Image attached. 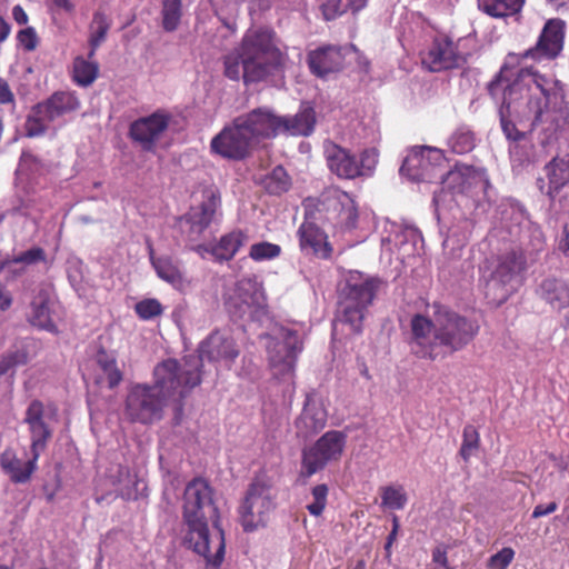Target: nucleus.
I'll return each instance as SVG.
<instances>
[{
    "label": "nucleus",
    "mask_w": 569,
    "mask_h": 569,
    "mask_svg": "<svg viewBox=\"0 0 569 569\" xmlns=\"http://www.w3.org/2000/svg\"><path fill=\"white\" fill-rule=\"evenodd\" d=\"M488 91L497 102L501 101L500 124L511 142L525 139V133L517 129L511 118L530 129L548 123V130L556 129L560 121L566 120L567 106L561 82L533 68L521 69L511 82L498 76L489 83Z\"/></svg>",
    "instance_id": "nucleus-1"
},
{
    "label": "nucleus",
    "mask_w": 569,
    "mask_h": 569,
    "mask_svg": "<svg viewBox=\"0 0 569 569\" xmlns=\"http://www.w3.org/2000/svg\"><path fill=\"white\" fill-rule=\"evenodd\" d=\"M207 480L196 478L183 492L182 517L187 527L183 543L203 557L208 565L219 567L224 557L223 531L217 527L218 510Z\"/></svg>",
    "instance_id": "nucleus-2"
},
{
    "label": "nucleus",
    "mask_w": 569,
    "mask_h": 569,
    "mask_svg": "<svg viewBox=\"0 0 569 569\" xmlns=\"http://www.w3.org/2000/svg\"><path fill=\"white\" fill-rule=\"evenodd\" d=\"M276 33L266 27L250 28L240 43L223 57V74L246 84L264 81L281 70L286 54Z\"/></svg>",
    "instance_id": "nucleus-3"
},
{
    "label": "nucleus",
    "mask_w": 569,
    "mask_h": 569,
    "mask_svg": "<svg viewBox=\"0 0 569 569\" xmlns=\"http://www.w3.org/2000/svg\"><path fill=\"white\" fill-rule=\"evenodd\" d=\"M400 173L417 182L440 180L443 188L458 193L469 192L472 189L485 191L489 186L487 171L483 168L460 166L446 171V159L442 150L430 147L412 148L400 167Z\"/></svg>",
    "instance_id": "nucleus-4"
},
{
    "label": "nucleus",
    "mask_w": 569,
    "mask_h": 569,
    "mask_svg": "<svg viewBox=\"0 0 569 569\" xmlns=\"http://www.w3.org/2000/svg\"><path fill=\"white\" fill-rule=\"evenodd\" d=\"M56 415V409L46 408L39 400L29 405L24 416L28 425L31 445V458L23 462L17 458L13 451L6 450L0 457L2 469L10 476L13 482H26L36 470V463L40 455L46 450L48 441L52 437V429L47 420Z\"/></svg>",
    "instance_id": "nucleus-5"
},
{
    "label": "nucleus",
    "mask_w": 569,
    "mask_h": 569,
    "mask_svg": "<svg viewBox=\"0 0 569 569\" xmlns=\"http://www.w3.org/2000/svg\"><path fill=\"white\" fill-rule=\"evenodd\" d=\"M379 281L359 271H350L339 292L336 325L342 323L360 333L368 306L372 302Z\"/></svg>",
    "instance_id": "nucleus-6"
},
{
    "label": "nucleus",
    "mask_w": 569,
    "mask_h": 569,
    "mask_svg": "<svg viewBox=\"0 0 569 569\" xmlns=\"http://www.w3.org/2000/svg\"><path fill=\"white\" fill-rule=\"evenodd\" d=\"M200 382L199 359L196 356L184 357L182 361L167 359L153 369L152 387L168 403L180 402Z\"/></svg>",
    "instance_id": "nucleus-7"
},
{
    "label": "nucleus",
    "mask_w": 569,
    "mask_h": 569,
    "mask_svg": "<svg viewBox=\"0 0 569 569\" xmlns=\"http://www.w3.org/2000/svg\"><path fill=\"white\" fill-rule=\"evenodd\" d=\"M268 361L277 379L291 381L295 373L297 356L302 350V342L293 329L277 326L266 335Z\"/></svg>",
    "instance_id": "nucleus-8"
},
{
    "label": "nucleus",
    "mask_w": 569,
    "mask_h": 569,
    "mask_svg": "<svg viewBox=\"0 0 569 569\" xmlns=\"http://www.w3.org/2000/svg\"><path fill=\"white\" fill-rule=\"evenodd\" d=\"M441 358L463 349L478 333L479 325L446 308L436 310Z\"/></svg>",
    "instance_id": "nucleus-9"
},
{
    "label": "nucleus",
    "mask_w": 569,
    "mask_h": 569,
    "mask_svg": "<svg viewBox=\"0 0 569 569\" xmlns=\"http://www.w3.org/2000/svg\"><path fill=\"white\" fill-rule=\"evenodd\" d=\"M325 157L331 172L343 179L370 177L378 163L376 149H366L359 157L333 142L325 143Z\"/></svg>",
    "instance_id": "nucleus-10"
},
{
    "label": "nucleus",
    "mask_w": 569,
    "mask_h": 569,
    "mask_svg": "<svg viewBox=\"0 0 569 569\" xmlns=\"http://www.w3.org/2000/svg\"><path fill=\"white\" fill-rule=\"evenodd\" d=\"M227 307L236 317L260 320L267 315V298L262 282L254 277L238 280L227 299Z\"/></svg>",
    "instance_id": "nucleus-11"
},
{
    "label": "nucleus",
    "mask_w": 569,
    "mask_h": 569,
    "mask_svg": "<svg viewBox=\"0 0 569 569\" xmlns=\"http://www.w3.org/2000/svg\"><path fill=\"white\" fill-rule=\"evenodd\" d=\"M168 405L151 385L137 383L128 391L124 415L131 422L150 425L162 418Z\"/></svg>",
    "instance_id": "nucleus-12"
},
{
    "label": "nucleus",
    "mask_w": 569,
    "mask_h": 569,
    "mask_svg": "<svg viewBox=\"0 0 569 569\" xmlns=\"http://www.w3.org/2000/svg\"><path fill=\"white\" fill-rule=\"evenodd\" d=\"M347 436L337 430L327 431L312 446L302 451L300 477L310 478L328 463L341 458Z\"/></svg>",
    "instance_id": "nucleus-13"
},
{
    "label": "nucleus",
    "mask_w": 569,
    "mask_h": 569,
    "mask_svg": "<svg viewBox=\"0 0 569 569\" xmlns=\"http://www.w3.org/2000/svg\"><path fill=\"white\" fill-rule=\"evenodd\" d=\"M273 507L270 486L263 479L256 478L240 507V520L244 531H253L266 526Z\"/></svg>",
    "instance_id": "nucleus-14"
},
{
    "label": "nucleus",
    "mask_w": 569,
    "mask_h": 569,
    "mask_svg": "<svg viewBox=\"0 0 569 569\" xmlns=\"http://www.w3.org/2000/svg\"><path fill=\"white\" fill-rule=\"evenodd\" d=\"M526 260L521 251L511 250L501 254L487 283L488 292H495V300L502 302L521 282Z\"/></svg>",
    "instance_id": "nucleus-15"
},
{
    "label": "nucleus",
    "mask_w": 569,
    "mask_h": 569,
    "mask_svg": "<svg viewBox=\"0 0 569 569\" xmlns=\"http://www.w3.org/2000/svg\"><path fill=\"white\" fill-rule=\"evenodd\" d=\"M436 325H438L436 313L432 319L422 315H416L411 319L409 346L415 356L429 360L441 358L440 345L438 343L439 327Z\"/></svg>",
    "instance_id": "nucleus-16"
},
{
    "label": "nucleus",
    "mask_w": 569,
    "mask_h": 569,
    "mask_svg": "<svg viewBox=\"0 0 569 569\" xmlns=\"http://www.w3.org/2000/svg\"><path fill=\"white\" fill-rule=\"evenodd\" d=\"M253 147L243 129L234 119L226 126L210 142L211 152L228 160H242Z\"/></svg>",
    "instance_id": "nucleus-17"
},
{
    "label": "nucleus",
    "mask_w": 569,
    "mask_h": 569,
    "mask_svg": "<svg viewBox=\"0 0 569 569\" xmlns=\"http://www.w3.org/2000/svg\"><path fill=\"white\" fill-rule=\"evenodd\" d=\"M422 66L432 72L457 68L463 58L455 42L446 36H437L420 52Z\"/></svg>",
    "instance_id": "nucleus-18"
},
{
    "label": "nucleus",
    "mask_w": 569,
    "mask_h": 569,
    "mask_svg": "<svg viewBox=\"0 0 569 569\" xmlns=\"http://www.w3.org/2000/svg\"><path fill=\"white\" fill-rule=\"evenodd\" d=\"M236 120L253 146L281 132V117H277L269 109L258 108L237 117Z\"/></svg>",
    "instance_id": "nucleus-19"
},
{
    "label": "nucleus",
    "mask_w": 569,
    "mask_h": 569,
    "mask_svg": "<svg viewBox=\"0 0 569 569\" xmlns=\"http://www.w3.org/2000/svg\"><path fill=\"white\" fill-rule=\"evenodd\" d=\"M563 38V21L551 19L545 24L536 46L526 50L522 57L535 61L552 60L561 52Z\"/></svg>",
    "instance_id": "nucleus-20"
},
{
    "label": "nucleus",
    "mask_w": 569,
    "mask_h": 569,
    "mask_svg": "<svg viewBox=\"0 0 569 569\" xmlns=\"http://www.w3.org/2000/svg\"><path fill=\"white\" fill-rule=\"evenodd\" d=\"M199 367L203 360L223 362L229 366L239 356V349L227 332L216 331L199 346Z\"/></svg>",
    "instance_id": "nucleus-21"
},
{
    "label": "nucleus",
    "mask_w": 569,
    "mask_h": 569,
    "mask_svg": "<svg viewBox=\"0 0 569 569\" xmlns=\"http://www.w3.org/2000/svg\"><path fill=\"white\" fill-rule=\"evenodd\" d=\"M169 119L162 113H152L149 117L140 118L131 123L130 137L139 143L144 151H153L157 141L167 130Z\"/></svg>",
    "instance_id": "nucleus-22"
},
{
    "label": "nucleus",
    "mask_w": 569,
    "mask_h": 569,
    "mask_svg": "<svg viewBox=\"0 0 569 569\" xmlns=\"http://www.w3.org/2000/svg\"><path fill=\"white\" fill-rule=\"evenodd\" d=\"M307 62L312 74L326 79L342 70L345 64L343 49L337 46H323L308 53Z\"/></svg>",
    "instance_id": "nucleus-23"
},
{
    "label": "nucleus",
    "mask_w": 569,
    "mask_h": 569,
    "mask_svg": "<svg viewBox=\"0 0 569 569\" xmlns=\"http://www.w3.org/2000/svg\"><path fill=\"white\" fill-rule=\"evenodd\" d=\"M328 218L343 229L357 227L358 209L352 197L341 190H332L326 198Z\"/></svg>",
    "instance_id": "nucleus-24"
},
{
    "label": "nucleus",
    "mask_w": 569,
    "mask_h": 569,
    "mask_svg": "<svg viewBox=\"0 0 569 569\" xmlns=\"http://www.w3.org/2000/svg\"><path fill=\"white\" fill-rule=\"evenodd\" d=\"M56 307L57 302L51 289L48 287L40 288L31 301L29 321L40 329L58 332L54 322Z\"/></svg>",
    "instance_id": "nucleus-25"
},
{
    "label": "nucleus",
    "mask_w": 569,
    "mask_h": 569,
    "mask_svg": "<svg viewBox=\"0 0 569 569\" xmlns=\"http://www.w3.org/2000/svg\"><path fill=\"white\" fill-rule=\"evenodd\" d=\"M300 251L305 256H311L319 259H328L331 256L332 248L328 241V236L313 222H303L298 231Z\"/></svg>",
    "instance_id": "nucleus-26"
},
{
    "label": "nucleus",
    "mask_w": 569,
    "mask_h": 569,
    "mask_svg": "<svg viewBox=\"0 0 569 569\" xmlns=\"http://www.w3.org/2000/svg\"><path fill=\"white\" fill-rule=\"evenodd\" d=\"M327 417L322 400L315 395L307 396L303 410L296 421L298 436L308 438L322 430L327 423Z\"/></svg>",
    "instance_id": "nucleus-27"
},
{
    "label": "nucleus",
    "mask_w": 569,
    "mask_h": 569,
    "mask_svg": "<svg viewBox=\"0 0 569 569\" xmlns=\"http://www.w3.org/2000/svg\"><path fill=\"white\" fill-rule=\"evenodd\" d=\"M220 194L213 189L203 192V200L198 207L191 208L186 221L190 224L192 233L199 236L209 224L214 221L220 209Z\"/></svg>",
    "instance_id": "nucleus-28"
},
{
    "label": "nucleus",
    "mask_w": 569,
    "mask_h": 569,
    "mask_svg": "<svg viewBox=\"0 0 569 569\" xmlns=\"http://www.w3.org/2000/svg\"><path fill=\"white\" fill-rule=\"evenodd\" d=\"M537 295L553 310L563 312V318L569 325V283L552 277L546 278L538 286Z\"/></svg>",
    "instance_id": "nucleus-29"
},
{
    "label": "nucleus",
    "mask_w": 569,
    "mask_h": 569,
    "mask_svg": "<svg viewBox=\"0 0 569 569\" xmlns=\"http://www.w3.org/2000/svg\"><path fill=\"white\" fill-rule=\"evenodd\" d=\"M545 178L537 180V186L542 193L553 198L569 182V163L566 159H552L545 167Z\"/></svg>",
    "instance_id": "nucleus-30"
},
{
    "label": "nucleus",
    "mask_w": 569,
    "mask_h": 569,
    "mask_svg": "<svg viewBox=\"0 0 569 569\" xmlns=\"http://www.w3.org/2000/svg\"><path fill=\"white\" fill-rule=\"evenodd\" d=\"M249 242V234L243 230H233L220 238L212 247H197L199 253L209 252L218 261H228L232 259L241 247Z\"/></svg>",
    "instance_id": "nucleus-31"
},
{
    "label": "nucleus",
    "mask_w": 569,
    "mask_h": 569,
    "mask_svg": "<svg viewBox=\"0 0 569 569\" xmlns=\"http://www.w3.org/2000/svg\"><path fill=\"white\" fill-rule=\"evenodd\" d=\"M41 103V112H46L53 122L80 108V101L74 92L58 91Z\"/></svg>",
    "instance_id": "nucleus-32"
},
{
    "label": "nucleus",
    "mask_w": 569,
    "mask_h": 569,
    "mask_svg": "<svg viewBox=\"0 0 569 569\" xmlns=\"http://www.w3.org/2000/svg\"><path fill=\"white\" fill-rule=\"evenodd\" d=\"M511 220L513 221V224L509 228V233L512 237H518L520 242H525L527 238H532L533 249L539 250L543 243L540 229L529 221L521 207L511 206Z\"/></svg>",
    "instance_id": "nucleus-33"
},
{
    "label": "nucleus",
    "mask_w": 569,
    "mask_h": 569,
    "mask_svg": "<svg viewBox=\"0 0 569 569\" xmlns=\"http://www.w3.org/2000/svg\"><path fill=\"white\" fill-rule=\"evenodd\" d=\"M393 243L399 247L402 258L419 254L422 248L421 232L412 224L396 226L392 230Z\"/></svg>",
    "instance_id": "nucleus-34"
},
{
    "label": "nucleus",
    "mask_w": 569,
    "mask_h": 569,
    "mask_svg": "<svg viewBox=\"0 0 569 569\" xmlns=\"http://www.w3.org/2000/svg\"><path fill=\"white\" fill-rule=\"evenodd\" d=\"M149 254L157 276L173 288L181 290L186 281L178 262L173 261L170 257H154L151 246L149 247Z\"/></svg>",
    "instance_id": "nucleus-35"
},
{
    "label": "nucleus",
    "mask_w": 569,
    "mask_h": 569,
    "mask_svg": "<svg viewBox=\"0 0 569 569\" xmlns=\"http://www.w3.org/2000/svg\"><path fill=\"white\" fill-rule=\"evenodd\" d=\"M281 132L292 136H309L313 131L316 118L311 107H303L300 112L291 118H281Z\"/></svg>",
    "instance_id": "nucleus-36"
},
{
    "label": "nucleus",
    "mask_w": 569,
    "mask_h": 569,
    "mask_svg": "<svg viewBox=\"0 0 569 569\" xmlns=\"http://www.w3.org/2000/svg\"><path fill=\"white\" fill-rule=\"evenodd\" d=\"M99 375L97 376V383H106L110 389L117 387L122 380V372L117 366L113 356L102 351L97 355L96 359Z\"/></svg>",
    "instance_id": "nucleus-37"
},
{
    "label": "nucleus",
    "mask_w": 569,
    "mask_h": 569,
    "mask_svg": "<svg viewBox=\"0 0 569 569\" xmlns=\"http://www.w3.org/2000/svg\"><path fill=\"white\" fill-rule=\"evenodd\" d=\"M479 8L492 18H507L518 14L525 0H478Z\"/></svg>",
    "instance_id": "nucleus-38"
},
{
    "label": "nucleus",
    "mask_w": 569,
    "mask_h": 569,
    "mask_svg": "<svg viewBox=\"0 0 569 569\" xmlns=\"http://www.w3.org/2000/svg\"><path fill=\"white\" fill-rule=\"evenodd\" d=\"M99 66L92 58L77 57L72 66V79L80 87H88L97 79Z\"/></svg>",
    "instance_id": "nucleus-39"
},
{
    "label": "nucleus",
    "mask_w": 569,
    "mask_h": 569,
    "mask_svg": "<svg viewBox=\"0 0 569 569\" xmlns=\"http://www.w3.org/2000/svg\"><path fill=\"white\" fill-rule=\"evenodd\" d=\"M366 4L367 0H322L320 8L326 20H333L348 11L358 12Z\"/></svg>",
    "instance_id": "nucleus-40"
},
{
    "label": "nucleus",
    "mask_w": 569,
    "mask_h": 569,
    "mask_svg": "<svg viewBox=\"0 0 569 569\" xmlns=\"http://www.w3.org/2000/svg\"><path fill=\"white\" fill-rule=\"evenodd\" d=\"M41 103L34 106L28 116L24 130L26 136L29 138L40 137L47 132L50 124L53 123L51 119H49L46 112H41Z\"/></svg>",
    "instance_id": "nucleus-41"
},
{
    "label": "nucleus",
    "mask_w": 569,
    "mask_h": 569,
    "mask_svg": "<svg viewBox=\"0 0 569 569\" xmlns=\"http://www.w3.org/2000/svg\"><path fill=\"white\" fill-rule=\"evenodd\" d=\"M262 184L269 193L281 194L289 190L291 179L287 171L281 166H278L264 177Z\"/></svg>",
    "instance_id": "nucleus-42"
},
{
    "label": "nucleus",
    "mask_w": 569,
    "mask_h": 569,
    "mask_svg": "<svg viewBox=\"0 0 569 569\" xmlns=\"http://www.w3.org/2000/svg\"><path fill=\"white\" fill-rule=\"evenodd\" d=\"M162 27L166 31H174L182 16L181 0H162Z\"/></svg>",
    "instance_id": "nucleus-43"
},
{
    "label": "nucleus",
    "mask_w": 569,
    "mask_h": 569,
    "mask_svg": "<svg viewBox=\"0 0 569 569\" xmlns=\"http://www.w3.org/2000/svg\"><path fill=\"white\" fill-rule=\"evenodd\" d=\"M408 498L402 486H387L381 490V506L391 510H401Z\"/></svg>",
    "instance_id": "nucleus-44"
},
{
    "label": "nucleus",
    "mask_w": 569,
    "mask_h": 569,
    "mask_svg": "<svg viewBox=\"0 0 569 569\" xmlns=\"http://www.w3.org/2000/svg\"><path fill=\"white\" fill-rule=\"evenodd\" d=\"M282 249L279 244L269 241H259L251 244L248 256L256 262H263L279 258Z\"/></svg>",
    "instance_id": "nucleus-45"
},
{
    "label": "nucleus",
    "mask_w": 569,
    "mask_h": 569,
    "mask_svg": "<svg viewBox=\"0 0 569 569\" xmlns=\"http://www.w3.org/2000/svg\"><path fill=\"white\" fill-rule=\"evenodd\" d=\"M109 28L110 23L108 22L107 17L101 12H96L91 23V34L89 40L91 50L89 52V58H93L97 48L104 40Z\"/></svg>",
    "instance_id": "nucleus-46"
},
{
    "label": "nucleus",
    "mask_w": 569,
    "mask_h": 569,
    "mask_svg": "<svg viewBox=\"0 0 569 569\" xmlns=\"http://www.w3.org/2000/svg\"><path fill=\"white\" fill-rule=\"evenodd\" d=\"M448 146L455 153H467L475 148L473 133L467 128H459L449 138Z\"/></svg>",
    "instance_id": "nucleus-47"
},
{
    "label": "nucleus",
    "mask_w": 569,
    "mask_h": 569,
    "mask_svg": "<svg viewBox=\"0 0 569 569\" xmlns=\"http://www.w3.org/2000/svg\"><path fill=\"white\" fill-rule=\"evenodd\" d=\"M46 260V252L40 247H33L27 251H23L13 258H8L7 266H19L23 267L24 269L28 266L36 264L38 262H43Z\"/></svg>",
    "instance_id": "nucleus-48"
},
{
    "label": "nucleus",
    "mask_w": 569,
    "mask_h": 569,
    "mask_svg": "<svg viewBox=\"0 0 569 569\" xmlns=\"http://www.w3.org/2000/svg\"><path fill=\"white\" fill-rule=\"evenodd\" d=\"M329 488L325 483L317 485L311 490L312 502L307 505V510L311 516L319 517L326 506Z\"/></svg>",
    "instance_id": "nucleus-49"
},
{
    "label": "nucleus",
    "mask_w": 569,
    "mask_h": 569,
    "mask_svg": "<svg viewBox=\"0 0 569 569\" xmlns=\"http://www.w3.org/2000/svg\"><path fill=\"white\" fill-rule=\"evenodd\" d=\"M478 446L479 433L477 429L471 425H467L463 428L462 445L460 448V455L463 458V460H468L472 452L478 448Z\"/></svg>",
    "instance_id": "nucleus-50"
},
{
    "label": "nucleus",
    "mask_w": 569,
    "mask_h": 569,
    "mask_svg": "<svg viewBox=\"0 0 569 569\" xmlns=\"http://www.w3.org/2000/svg\"><path fill=\"white\" fill-rule=\"evenodd\" d=\"M134 311L142 320H150L162 313L163 309L159 300L150 298L136 303Z\"/></svg>",
    "instance_id": "nucleus-51"
},
{
    "label": "nucleus",
    "mask_w": 569,
    "mask_h": 569,
    "mask_svg": "<svg viewBox=\"0 0 569 569\" xmlns=\"http://www.w3.org/2000/svg\"><path fill=\"white\" fill-rule=\"evenodd\" d=\"M515 558L512 548L505 547L497 553L492 555L487 562L488 569H507Z\"/></svg>",
    "instance_id": "nucleus-52"
},
{
    "label": "nucleus",
    "mask_w": 569,
    "mask_h": 569,
    "mask_svg": "<svg viewBox=\"0 0 569 569\" xmlns=\"http://www.w3.org/2000/svg\"><path fill=\"white\" fill-rule=\"evenodd\" d=\"M18 42L26 51H33L38 46V36L32 27L24 28L18 32Z\"/></svg>",
    "instance_id": "nucleus-53"
},
{
    "label": "nucleus",
    "mask_w": 569,
    "mask_h": 569,
    "mask_svg": "<svg viewBox=\"0 0 569 569\" xmlns=\"http://www.w3.org/2000/svg\"><path fill=\"white\" fill-rule=\"evenodd\" d=\"M520 142L521 141L512 142L509 147V153H510L512 163L523 164L526 161L529 160V157L522 150L523 146H521Z\"/></svg>",
    "instance_id": "nucleus-54"
},
{
    "label": "nucleus",
    "mask_w": 569,
    "mask_h": 569,
    "mask_svg": "<svg viewBox=\"0 0 569 569\" xmlns=\"http://www.w3.org/2000/svg\"><path fill=\"white\" fill-rule=\"evenodd\" d=\"M23 362V356L11 353L0 361V376L4 375L9 369Z\"/></svg>",
    "instance_id": "nucleus-55"
},
{
    "label": "nucleus",
    "mask_w": 569,
    "mask_h": 569,
    "mask_svg": "<svg viewBox=\"0 0 569 569\" xmlns=\"http://www.w3.org/2000/svg\"><path fill=\"white\" fill-rule=\"evenodd\" d=\"M432 562L438 566L437 569H451L448 563L447 552L443 548L437 547L432 551Z\"/></svg>",
    "instance_id": "nucleus-56"
},
{
    "label": "nucleus",
    "mask_w": 569,
    "mask_h": 569,
    "mask_svg": "<svg viewBox=\"0 0 569 569\" xmlns=\"http://www.w3.org/2000/svg\"><path fill=\"white\" fill-rule=\"evenodd\" d=\"M558 509V505L556 502H550L547 506L538 505L535 507L532 511V518L537 519L543 516H548L555 512Z\"/></svg>",
    "instance_id": "nucleus-57"
},
{
    "label": "nucleus",
    "mask_w": 569,
    "mask_h": 569,
    "mask_svg": "<svg viewBox=\"0 0 569 569\" xmlns=\"http://www.w3.org/2000/svg\"><path fill=\"white\" fill-rule=\"evenodd\" d=\"M13 101V94L8 86V83L0 79V103L6 104Z\"/></svg>",
    "instance_id": "nucleus-58"
},
{
    "label": "nucleus",
    "mask_w": 569,
    "mask_h": 569,
    "mask_svg": "<svg viewBox=\"0 0 569 569\" xmlns=\"http://www.w3.org/2000/svg\"><path fill=\"white\" fill-rule=\"evenodd\" d=\"M0 262L6 263V267L3 268L2 272H7L10 278L19 277L24 272V268L21 267V264H19V266H11V264L9 266L8 264L7 266L8 258L0 260Z\"/></svg>",
    "instance_id": "nucleus-59"
},
{
    "label": "nucleus",
    "mask_w": 569,
    "mask_h": 569,
    "mask_svg": "<svg viewBox=\"0 0 569 569\" xmlns=\"http://www.w3.org/2000/svg\"><path fill=\"white\" fill-rule=\"evenodd\" d=\"M12 17L18 24H26L28 22V14L19 4L12 8Z\"/></svg>",
    "instance_id": "nucleus-60"
},
{
    "label": "nucleus",
    "mask_w": 569,
    "mask_h": 569,
    "mask_svg": "<svg viewBox=\"0 0 569 569\" xmlns=\"http://www.w3.org/2000/svg\"><path fill=\"white\" fill-rule=\"evenodd\" d=\"M10 31V24L2 17H0V42H3L8 39Z\"/></svg>",
    "instance_id": "nucleus-61"
},
{
    "label": "nucleus",
    "mask_w": 569,
    "mask_h": 569,
    "mask_svg": "<svg viewBox=\"0 0 569 569\" xmlns=\"http://www.w3.org/2000/svg\"><path fill=\"white\" fill-rule=\"evenodd\" d=\"M392 522H393L392 523V530H391V532L388 536V540H387V543H386V549H388L391 546V543L396 539V536H397V532H398V529H399V521H398L397 517H393V521Z\"/></svg>",
    "instance_id": "nucleus-62"
},
{
    "label": "nucleus",
    "mask_w": 569,
    "mask_h": 569,
    "mask_svg": "<svg viewBox=\"0 0 569 569\" xmlns=\"http://www.w3.org/2000/svg\"><path fill=\"white\" fill-rule=\"evenodd\" d=\"M54 6L67 11L71 12L74 9V4L71 0H52Z\"/></svg>",
    "instance_id": "nucleus-63"
},
{
    "label": "nucleus",
    "mask_w": 569,
    "mask_h": 569,
    "mask_svg": "<svg viewBox=\"0 0 569 569\" xmlns=\"http://www.w3.org/2000/svg\"><path fill=\"white\" fill-rule=\"evenodd\" d=\"M12 303V299L10 296H7V295H3L1 291H0V309L2 311L7 310L10 308Z\"/></svg>",
    "instance_id": "nucleus-64"
}]
</instances>
